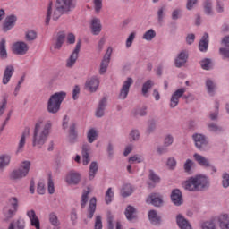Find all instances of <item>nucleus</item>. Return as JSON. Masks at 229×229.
<instances>
[{"mask_svg":"<svg viewBox=\"0 0 229 229\" xmlns=\"http://www.w3.org/2000/svg\"><path fill=\"white\" fill-rule=\"evenodd\" d=\"M76 8V0H56L55 8H53V1L48 3L47 7V14L45 24L49 26L51 17L53 21H58L64 14H69Z\"/></svg>","mask_w":229,"mask_h":229,"instance_id":"1","label":"nucleus"},{"mask_svg":"<svg viewBox=\"0 0 229 229\" xmlns=\"http://www.w3.org/2000/svg\"><path fill=\"white\" fill-rule=\"evenodd\" d=\"M53 128V122L47 120L42 127V122H38L35 124L33 136H32V146L33 148H42L44 144L47 142L51 130Z\"/></svg>","mask_w":229,"mask_h":229,"instance_id":"2","label":"nucleus"},{"mask_svg":"<svg viewBox=\"0 0 229 229\" xmlns=\"http://www.w3.org/2000/svg\"><path fill=\"white\" fill-rule=\"evenodd\" d=\"M209 187L210 179L201 174L190 177L189 180L185 181L183 183L185 191H189L190 192L207 191Z\"/></svg>","mask_w":229,"mask_h":229,"instance_id":"3","label":"nucleus"},{"mask_svg":"<svg viewBox=\"0 0 229 229\" xmlns=\"http://www.w3.org/2000/svg\"><path fill=\"white\" fill-rule=\"evenodd\" d=\"M65 98H67V93L64 91L56 92L50 96L47 102V112L49 114H58L60 111V106Z\"/></svg>","mask_w":229,"mask_h":229,"instance_id":"4","label":"nucleus"},{"mask_svg":"<svg viewBox=\"0 0 229 229\" xmlns=\"http://www.w3.org/2000/svg\"><path fill=\"white\" fill-rule=\"evenodd\" d=\"M31 168V162L23 161L20 167L13 170L9 175L10 180L13 182H19V180H22V178H26L28 174H30V169Z\"/></svg>","mask_w":229,"mask_h":229,"instance_id":"5","label":"nucleus"},{"mask_svg":"<svg viewBox=\"0 0 229 229\" xmlns=\"http://www.w3.org/2000/svg\"><path fill=\"white\" fill-rule=\"evenodd\" d=\"M7 205H9L11 208H9L8 206L3 208V215L5 217L4 221H10V219L17 214V211L19 210V198L10 197L7 199Z\"/></svg>","mask_w":229,"mask_h":229,"instance_id":"6","label":"nucleus"},{"mask_svg":"<svg viewBox=\"0 0 229 229\" xmlns=\"http://www.w3.org/2000/svg\"><path fill=\"white\" fill-rule=\"evenodd\" d=\"M192 139L195 142V147L199 151H208L210 149V145L208 144V140L207 136L199 133H195L192 135Z\"/></svg>","mask_w":229,"mask_h":229,"instance_id":"7","label":"nucleus"},{"mask_svg":"<svg viewBox=\"0 0 229 229\" xmlns=\"http://www.w3.org/2000/svg\"><path fill=\"white\" fill-rule=\"evenodd\" d=\"M80 49H81V39L77 41L74 50L66 60V67H68V69H72V67H74L76 60H78V56L80 55Z\"/></svg>","mask_w":229,"mask_h":229,"instance_id":"8","label":"nucleus"},{"mask_svg":"<svg viewBox=\"0 0 229 229\" xmlns=\"http://www.w3.org/2000/svg\"><path fill=\"white\" fill-rule=\"evenodd\" d=\"M133 85V79L131 77H128L120 89V93L118 95V99L124 100L128 98V94H130V87Z\"/></svg>","mask_w":229,"mask_h":229,"instance_id":"9","label":"nucleus"},{"mask_svg":"<svg viewBox=\"0 0 229 229\" xmlns=\"http://www.w3.org/2000/svg\"><path fill=\"white\" fill-rule=\"evenodd\" d=\"M30 50L28 44L23 41H17L12 47V51L14 55H24Z\"/></svg>","mask_w":229,"mask_h":229,"instance_id":"10","label":"nucleus"},{"mask_svg":"<svg viewBox=\"0 0 229 229\" xmlns=\"http://www.w3.org/2000/svg\"><path fill=\"white\" fill-rule=\"evenodd\" d=\"M186 90L187 89L181 88L172 94L170 98V108H176V106H178L180 98H183V94H185Z\"/></svg>","mask_w":229,"mask_h":229,"instance_id":"11","label":"nucleus"},{"mask_svg":"<svg viewBox=\"0 0 229 229\" xmlns=\"http://www.w3.org/2000/svg\"><path fill=\"white\" fill-rule=\"evenodd\" d=\"M16 22H17V16L15 14H11L9 16H6L2 25V31H4V33L10 31L12 28L15 27Z\"/></svg>","mask_w":229,"mask_h":229,"instance_id":"12","label":"nucleus"},{"mask_svg":"<svg viewBox=\"0 0 229 229\" xmlns=\"http://www.w3.org/2000/svg\"><path fill=\"white\" fill-rule=\"evenodd\" d=\"M146 202L148 205H153L154 207H163L164 206V199L162 195L159 193H151L148 198L146 199Z\"/></svg>","mask_w":229,"mask_h":229,"instance_id":"13","label":"nucleus"},{"mask_svg":"<svg viewBox=\"0 0 229 229\" xmlns=\"http://www.w3.org/2000/svg\"><path fill=\"white\" fill-rule=\"evenodd\" d=\"M81 180V174L74 170L70 171L65 177V182L68 185H78Z\"/></svg>","mask_w":229,"mask_h":229,"instance_id":"14","label":"nucleus"},{"mask_svg":"<svg viewBox=\"0 0 229 229\" xmlns=\"http://www.w3.org/2000/svg\"><path fill=\"white\" fill-rule=\"evenodd\" d=\"M171 201L175 207H182L183 205V196L182 195V191L180 189L172 190Z\"/></svg>","mask_w":229,"mask_h":229,"instance_id":"15","label":"nucleus"},{"mask_svg":"<svg viewBox=\"0 0 229 229\" xmlns=\"http://www.w3.org/2000/svg\"><path fill=\"white\" fill-rule=\"evenodd\" d=\"M187 60H189V52L187 50L181 51L174 60L175 67L178 69H180V67H183V65L187 64Z\"/></svg>","mask_w":229,"mask_h":229,"instance_id":"16","label":"nucleus"},{"mask_svg":"<svg viewBox=\"0 0 229 229\" xmlns=\"http://www.w3.org/2000/svg\"><path fill=\"white\" fill-rule=\"evenodd\" d=\"M92 148L89 143H84L81 148L82 164L83 165H89L90 162V151Z\"/></svg>","mask_w":229,"mask_h":229,"instance_id":"17","label":"nucleus"},{"mask_svg":"<svg viewBox=\"0 0 229 229\" xmlns=\"http://www.w3.org/2000/svg\"><path fill=\"white\" fill-rule=\"evenodd\" d=\"M108 104V98L106 97H103L102 99L99 100L98 107L95 112V115L98 118H101L105 115V109L106 108V105Z\"/></svg>","mask_w":229,"mask_h":229,"instance_id":"18","label":"nucleus"},{"mask_svg":"<svg viewBox=\"0 0 229 229\" xmlns=\"http://www.w3.org/2000/svg\"><path fill=\"white\" fill-rule=\"evenodd\" d=\"M110 56H112V48H108L100 64L99 74H105L110 64Z\"/></svg>","mask_w":229,"mask_h":229,"instance_id":"19","label":"nucleus"},{"mask_svg":"<svg viewBox=\"0 0 229 229\" xmlns=\"http://www.w3.org/2000/svg\"><path fill=\"white\" fill-rule=\"evenodd\" d=\"M99 87V78L97 76L91 77L90 80L87 81L85 83L86 90L89 92H96Z\"/></svg>","mask_w":229,"mask_h":229,"instance_id":"20","label":"nucleus"},{"mask_svg":"<svg viewBox=\"0 0 229 229\" xmlns=\"http://www.w3.org/2000/svg\"><path fill=\"white\" fill-rule=\"evenodd\" d=\"M13 72H15V68L13 67V65H7L5 67L2 79L3 85H8V83H10V80H12Z\"/></svg>","mask_w":229,"mask_h":229,"instance_id":"21","label":"nucleus"},{"mask_svg":"<svg viewBox=\"0 0 229 229\" xmlns=\"http://www.w3.org/2000/svg\"><path fill=\"white\" fill-rule=\"evenodd\" d=\"M27 216L30 221L31 226H34V228L36 229H40V220L38 219V216H37L35 209L28 210Z\"/></svg>","mask_w":229,"mask_h":229,"instance_id":"22","label":"nucleus"},{"mask_svg":"<svg viewBox=\"0 0 229 229\" xmlns=\"http://www.w3.org/2000/svg\"><path fill=\"white\" fill-rule=\"evenodd\" d=\"M64 42H65V32L59 31L57 33L55 42L53 43L54 51L62 49V46H64Z\"/></svg>","mask_w":229,"mask_h":229,"instance_id":"23","label":"nucleus"},{"mask_svg":"<svg viewBox=\"0 0 229 229\" xmlns=\"http://www.w3.org/2000/svg\"><path fill=\"white\" fill-rule=\"evenodd\" d=\"M26 137H30V128L26 127L21 133L19 144H18V148L16 150V154L22 153V149L24 148V146L26 145Z\"/></svg>","mask_w":229,"mask_h":229,"instance_id":"24","label":"nucleus"},{"mask_svg":"<svg viewBox=\"0 0 229 229\" xmlns=\"http://www.w3.org/2000/svg\"><path fill=\"white\" fill-rule=\"evenodd\" d=\"M193 158L195 159L197 164H199V165H200L201 167H212V164H210V160H208V158L198 153H195L193 155Z\"/></svg>","mask_w":229,"mask_h":229,"instance_id":"25","label":"nucleus"},{"mask_svg":"<svg viewBox=\"0 0 229 229\" xmlns=\"http://www.w3.org/2000/svg\"><path fill=\"white\" fill-rule=\"evenodd\" d=\"M208 33L205 32L199 42V50L201 53H207L208 51Z\"/></svg>","mask_w":229,"mask_h":229,"instance_id":"26","label":"nucleus"},{"mask_svg":"<svg viewBox=\"0 0 229 229\" xmlns=\"http://www.w3.org/2000/svg\"><path fill=\"white\" fill-rule=\"evenodd\" d=\"M91 33L92 35H99L101 33V20L98 18H93L91 21Z\"/></svg>","mask_w":229,"mask_h":229,"instance_id":"27","label":"nucleus"},{"mask_svg":"<svg viewBox=\"0 0 229 229\" xmlns=\"http://www.w3.org/2000/svg\"><path fill=\"white\" fill-rule=\"evenodd\" d=\"M176 223L181 229H192L191 223L180 214L176 216Z\"/></svg>","mask_w":229,"mask_h":229,"instance_id":"28","label":"nucleus"},{"mask_svg":"<svg viewBox=\"0 0 229 229\" xmlns=\"http://www.w3.org/2000/svg\"><path fill=\"white\" fill-rule=\"evenodd\" d=\"M68 140L70 144H75V142H78V131H76V123H72L70 126Z\"/></svg>","mask_w":229,"mask_h":229,"instance_id":"29","label":"nucleus"},{"mask_svg":"<svg viewBox=\"0 0 229 229\" xmlns=\"http://www.w3.org/2000/svg\"><path fill=\"white\" fill-rule=\"evenodd\" d=\"M10 162H12L11 155L9 154L0 155V171H4V168L10 165Z\"/></svg>","mask_w":229,"mask_h":229,"instance_id":"30","label":"nucleus"},{"mask_svg":"<svg viewBox=\"0 0 229 229\" xmlns=\"http://www.w3.org/2000/svg\"><path fill=\"white\" fill-rule=\"evenodd\" d=\"M96 203H97L96 197L91 198V199L89 200V206L88 208V215H87L88 219H92L94 217V214L96 212Z\"/></svg>","mask_w":229,"mask_h":229,"instance_id":"31","label":"nucleus"},{"mask_svg":"<svg viewBox=\"0 0 229 229\" xmlns=\"http://www.w3.org/2000/svg\"><path fill=\"white\" fill-rule=\"evenodd\" d=\"M206 89L209 96H215L217 85L216 84V82H214V81L208 79L206 80Z\"/></svg>","mask_w":229,"mask_h":229,"instance_id":"32","label":"nucleus"},{"mask_svg":"<svg viewBox=\"0 0 229 229\" xmlns=\"http://www.w3.org/2000/svg\"><path fill=\"white\" fill-rule=\"evenodd\" d=\"M148 219L151 223V225H160L161 218L158 216V213L157 210H150L148 212Z\"/></svg>","mask_w":229,"mask_h":229,"instance_id":"33","label":"nucleus"},{"mask_svg":"<svg viewBox=\"0 0 229 229\" xmlns=\"http://www.w3.org/2000/svg\"><path fill=\"white\" fill-rule=\"evenodd\" d=\"M98 162L93 161L89 165V180L92 181L96 178V174H98Z\"/></svg>","mask_w":229,"mask_h":229,"instance_id":"34","label":"nucleus"},{"mask_svg":"<svg viewBox=\"0 0 229 229\" xmlns=\"http://www.w3.org/2000/svg\"><path fill=\"white\" fill-rule=\"evenodd\" d=\"M0 58L6 60L8 58V52L6 51V39L2 38L0 41Z\"/></svg>","mask_w":229,"mask_h":229,"instance_id":"35","label":"nucleus"},{"mask_svg":"<svg viewBox=\"0 0 229 229\" xmlns=\"http://www.w3.org/2000/svg\"><path fill=\"white\" fill-rule=\"evenodd\" d=\"M155 86V82L151 80H148L145 83L142 85L141 93L143 96L148 98V92H149V89H153Z\"/></svg>","mask_w":229,"mask_h":229,"instance_id":"36","label":"nucleus"},{"mask_svg":"<svg viewBox=\"0 0 229 229\" xmlns=\"http://www.w3.org/2000/svg\"><path fill=\"white\" fill-rule=\"evenodd\" d=\"M156 130H157V120L155 119L148 120L147 129H146V134L151 135V133H155Z\"/></svg>","mask_w":229,"mask_h":229,"instance_id":"37","label":"nucleus"},{"mask_svg":"<svg viewBox=\"0 0 229 229\" xmlns=\"http://www.w3.org/2000/svg\"><path fill=\"white\" fill-rule=\"evenodd\" d=\"M219 226L221 229H229V216L222 215L218 218Z\"/></svg>","mask_w":229,"mask_h":229,"instance_id":"38","label":"nucleus"},{"mask_svg":"<svg viewBox=\"0 0 229 229\" xmlns=\"http://www.w3.org/2000/svg\"><path fill=\"white\" fill-rule=\"evenodd\" d=\"M140 139V131L137 129H133L129 133V140L130 142H139Z\"/></svg>","mask_w":229,"mask_h":229,"instance_id":"39","label":"nucleus"},{"mask_svg":"<svg viewBox=\"0 0 229 229\" xmlns=\"http://www.w3.org/2000/svg\"><path fill=\"white\" fill-rule=\"evenodd\" d=\"M135 212L136 209L133 206H128L125 209V216L127 217L128 221H133L135 219Z\"/></svg>","mask_w":229,"mask_h":229,"instance_id":"40","label":"nucleus"},{"mask_svg":"<svg viewBox=\"0 0 229 229\" xmlns=\"http://www.w3.org/2000/svg\"><path fill=\"white\" fill-rule=\"evenodd\" d=\"M199 64H200L201 69H203L204 71H210V69H212L213 67L212 59L210 58L202 59L199 62Z\"/></svg>","mask_w":229,"mask_h":229,"instance_id":"41","label":"nucleus"},{"mask_svg":"<svg viewBox=\"0 0 229 229\" xmlns=\"http://www.w3.org/2000/svg\"><path fill=\"white\" fill-rule=\"evenodd\" d=\"M121 194L123 198H128V196H131V194H133V187H131V184H125L122 189Z\"/></svg>","mask_w":229,"mask_h":229,"instance_id":"42","label":"nucleus"},{"mask_svg":"<svg viewBox=\"0 0 229 229\" xmlns=\"http://www.w3.org/2000/svg\"><path fill=\"white\" fill-rule=\"evenodd\" d=\"M88 142L92 144L98 139V131L96 129H89L87 133Z\"/></svg>","mask_w":229,"mask_h":229,"instance_id":"43","label":"nucleus"},{"mask_svg":"<svg viewBox=\"0 0 229 229\" xmlns=\"http://www.w3.org/2000/svg\"><path fill=\"white\" fill-rule=\"evenodd\" d=\"M208 128L209 131H211L213 133H223V131H225V128H223L222 126H219L216 123H208Z\"/></svg>","mask_w":229,"mask_h":229,"instance_id":"44","label":"nucleus"},{"mask_svg":"<svg viewBox=\"0 0 229 229\" xmlns=\"http://www.w3.org/2000/svg\"><path fill=\"white\" fill-rule=\"evenodd\" d=\"M156 37L157 32L153 29H150L143 34L142 38L143 40H148V42H151V40L154 39Z\"/></svg>","mask_w":229,"mask_h":229,"instance_id":"45","label":"nucleus"},{"mask_svg":"<svg viewBox=\"0 0 229 229\" xmlns=\"http://www.w3.org/2000/svg\"><path fill=\"white\" fill-rule=\"evenodd\" d=\"M204 7V12L206 15H213L214 11L212 10V1L210 0H206L203 4Z\"/></svg>","mask_w":229,"mask_h":229,"instance_id":"46","label":"nucleus"},{"mask_svg":"<svg viewBox=\"0 0 229 229\" xmlns=\"http://www.w3.org/2000/svg\"><path fill=\"white\" fill-rule=\"evenodd\" d=\"M165 17V5H163L157 10V21L159 24L164 22V18Z\"/></svg>","mask_w":229,"mask_h":229,"instance_id":"47","label":"nucleus"},{"mask_svg":"<svg viewBox=\"0 0 229 229\" xmlns=\"http://www.w3.org/2000/svg\"><path fill=\"white\" fill-rule=\"evenodd\" d=\"M25 40L27 42H33V40H37V32L35 30H29L25 34Z\"/></svg>","mask_w":229,"mask_h":229,"instance_id":"48","label":"nucleus"},{"mask_svg":"<svg viewBox=\"0 0 229 229\" xmlns=\"http://www.w3.org/2000/svg\"><path fill=\"white\" fill-rule=\"evenodd\" d=\"M113 199H114V191H112V188H108L105 196V201L106 205H110V203H112Z\"/></svg>","mask_w":229,"mask_h":229,"instance_id":"49","label":"nucleus"},{"mask_svg":"<svg viewBox=\"0 0 229 229\" xmlns=\"http://www.w3.org/2000/svg\"><path fill=\"white\" fill-rule=\"evenodd\" d=\"M89 193H90L89 191H86L82 193L81 201V208H85V207L87 206V203L89 201Z\"/></svg>","mask_w":229,"mask_h":229,"instance_id":"50","label":"nucleus"},{"mask_svg":"<svg viewBox=\"0 0 229 229\" xmlns=\"http://www.w3.org/2000/svg\"><path fill=\"white\" fill-rule=\"evenodd\" d=\"M49 221L53 226H59L60 221H58V216L55 213L49 214Z\"/></svg>","mask_w":229,"mask_h":229,"instance_id":"51","label":"nucleus"},{"mask_svg":"<svg viewBox=\"0 0 229 229\" xmlns=\"http://www.w3.org/2000/svg\"><path fill=\"white\" fill-rule=\"evenodd\" d=\"M192 165H194V161H192L191 159H187L183 165V169H184L185 173L191 174Z\"/></svg>","mask_w":229,"mask_h":229,"instance_id":"52","label":"nucleus"},{"mask_svg":"<svg viewBox=\"0 0 229 229\" xmlns=\"http://www.w3.org/2000/svg\"><path fill=\"white\" fill-rule=\"evenodd\" d=\"M148 178L151 180V182H153V183H160V177L157 175L153 170H149Z\"/></svg>","mask_w":229,"mask_h":229,"instance_id":"53","label":"nucleus"},{"mask_svg":"<svg viewBox=\"0 0 229 229\" xmlns=\"http://www.w3.org/2000/svg\"><path fill=\"white\" fill-rule=\"evenodd\" d=\"M135 162H137V164H141V162H144V158L140 155H134L129 158V164H133Z\"/></svg>","mask_w":229,"mask_h":229,"instance_id":"54","label":"nucleus"},{"mask_svg":"<svg viewBox=\"0 0 229 229\" xmlns=\"http://www.w3.org/2000/svg\"><path fill=\"white\" fill-rule=\"evenodd\" d=\"M219 55H221L223 60L229 61V48L228 47H221L219 48Z\"/></svg>","mask_w":229,"mask_h":229,"instance_id":"55","label":"nucleus"},{"mask_svg":"<svg viewBox=\"0 0 229 229\" xmlns=\"http://www.w3.org/2000/svg\"><path fill=\"white\" fill-rule=\"evenodd\" d=\"M173 142H174V138H173V135L168 134L165 137V140H164L165 148H169V146L173 145Z\"/></svg>","mask_w":229,"mask_h":229,"instance_id":"56","label":"nucleus"},{"mask_svg":"<svg viewBox=\"0 0 229 229\" xmlns=\"http://www.w3.org/2000/svg\"><path fill=\"white\" fill-rule=\"evenodd\" d=\"M222 185L224 189H228L229 187V174L228 173H224L222 175Z\"/></svg>","mask_w":229,"mask_h":229,"instance_id":"57","label":"nucleus"},{"mask_svg":"<svg viewBox=\"0 0 229 229\" xmlns=\"http://www.w3.org/2000/svg\"><path fill=\"white\" fill-rule=\"evenodd\" d=\"M216 11L217 13H223L225 12V4L221 0H216Z\"/></svg>","mask_w":229,"mask_h":229,"instance_id":"58","label":"nucleus"},{"mask_svg":"<svg viewBox=\"0 0 229 229\" xmlns=\"http://www.w3.org/2000/svg\"><path fill=\"white\" fill-rule=\"evenodd\" d=\"M107 225L108 229H114V215H112V212H107Z\"/></svg>","mask_w":229,"mask_h":229,"instance_id":"59","label":"nucleus"},{"mask_svg":"<svg viewBox=\"0 0 229 229\" xmlns=\"http://www.w3.org/2000/svg\"><path fill=\"white\" fill-rule=\"evenodd\" d=\"M15 225L17 229H24L26 228V220L24 218H19Z\"/></svg>","mask_w":229,"mask_h":229,"instance_id":"60","label":"nucleus"},{"mask_svg":"<svg viewBox=\"0 0 229 229\" xmlns=\"http://www.w3.org/2000/svg\"><path fill=\"white\" fill-rule=\"evenodd\" d=\"M80 86L79 85H75L72 90V99L74 101H76V99H78L79 96H80Z\"/></svg>","mask_w":229,"mask_h":229,"instance_id":"61","label":"nucleus"},{"mask_svg":"<svg viewBox=\"0 0 229 229\" xmlns=\"http://www.w3.org/2000/svg\"><path fill=\"white\" fill-rule=\"evenodd\" d=\"M95 229H103V221L101 220V216H96Z\"/></svg>","mask_w":229,"mask_h":229,"instance_id":"62","label":"nucleus"},{"mask_svg":"<svg viewBox=\"0 0 229 229\" xmlns=\"http://www.w3.org/2000/svg\"><path fill=\"white\" fill-rule=\"evenodd\" d=\"M106 152L108 155V158H114V144L110 142L108 143Z\"/></svg>","mask_w":229,"mask_h":229,"instance_id":"63","label":"nucleus"},{"mask_svg":"<svg viewBox=\"0 0 229 229\" xmlns=\"http://www.w3.org/2000/svg\"><path fill=\"white\" fill-rule=\"evenodd\" d=\"M202 229H216V224H214L212 221L205 222L202 225Z\"/></svg>","mask_w":229,"mask_h":229,"instance_id":"64","label":"nucleus"}]
</instances>
